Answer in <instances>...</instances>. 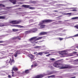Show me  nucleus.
<instances>
[{
	"instance_id": "46",
	"label": "nucleus",
	"mask_w": 78,
	"mask_h": 78,
	"mask_svg": "<svg viewBox=\"0 0 78 78\" xmlns=\"http://www.w3.org/2000/svg\"><path fill=\"white\" fill-rule=\"evenodd\" d=\"M63 52H65V53H66V52L67 51L66 50H64L62 51Z\"/></svg>"
},
{
	"instance_id": "64",
	"label": "nucleus",
	"mask_w": 78,
	"mask_h": 78,
	"mask_svg": "<svg viewBox=\"0 0 78 78\" xmlns=\"http://www.w3.org/2000/svg\"><path fill=\"white\" fill-rule=\"evenodd\" d=\"M70 38V37H68V38Z\"/></svg>"
},
{
	"instance_id": "42",
	"label": "nucleus",
	"mask_w": 78,
	"mask_h": 78,
	"mask_svg": "<svg viewBox=\"0 0 78 78\" xmlns=\"http://www.w3.org/2000/svg\"><path fill=\"white\" fill-rule=\"evenodd\" d=\"M33 3H36V1H33Z\"/></svg>"
},
{
	"instance_id": "44",
	"label": "nucleus",
	"mask_w": 78,
	"mask_h": 78,
	"mask_svg": "<svg viewBox=\"0 0 78 78\" xmlns=\"http://www.w3.org/2000/svg\"><path fill=\"white\" fill-rule=\"evenodd\" d=\"M50 55H51V54H49L46 55V56H50Z\"/></svg>"
},
{
	"instance_id": "26",
	"label": "nucleus",
	"mask_w": 78,
	"mask_h": 78,
	"mask_svg": "<svg viewBox=\"0 0 78 78\" xmlns=\"http://www.w3.org/2000/svg\"><path fill=\"white\" fill-rule=\"evenodd\" d=\"M0 7H5V5L2 4H0Z\"/></svg>"
},
{
	"instance_id": "30",
	"label": "nucleus",
	"mask_w": 78,
	"mask_h": 78,
	"mask_svg": "<svg viewBox=\"0 0 78 78\" xmlns=\"http://www.w3.org/2000/svg\"><path fill=\"white\" fill-rule=\"evenodd\" d=\"M58 24H61L62 23V21H59L58 23Z\"/></svg>"
},
{
	"instance_id": "63",
	"label": "nucleus",
	"mask_w": 78,
	"mask_h": 78,
	"mask_svg": "<svg viewBox=\"0 0 78 78\" xmlns=\"http://www.w3.org/2000/svg\"><path fill=\"white\" fill-rule=\"evenodd\" d=\"M34 45H34H36V44H34V45Z\"/></svg>"
},
{
	"instance_id": "7",
	"label": "nucleus",
	"mask_w": 78,
	"mask_h": 78,
	"mask_svg": "<svg viewBox=\"0 0 78 78\" xmlns=\"http://www.w3.org/2000/svg\"><path fill=\"white\" fill-rule=\"evenodd\" d=\"M37 28H35L34 29H33L31 30H30L29 31H26V33H30V32H32V33H35L36 31L37 30Z\"/></svg>"
},
{
	"instance_id": "51",
	"label": "nucleus",
	"mask_w": 78,
	"mask_h": 78,
	"mask_svg": "<svg viewBox=\"0 0 78 78\" xmlns=\"http://www.w3.org/2000/svg\"><path fill=\"white\" fill-rule=\"evenodd\" d=\"M50 77H51V76H48V78H50Z\"/></svg>"
},
{
	"instance_id": "11",
	"label": "nucleus",
	"mask_w": 78,
	"mask_h": 78,
	"mask_svg": "<svg viewBox=\"0 0 78 78\" xmlns=\"http://www.w3.org/2000/svg\"><path fill=\"white\" fill-rule=\"evenodd\" d=\"M18 70V69L16 66H14L13 68H12V71H13V70H14V71H17Z\"/></svg>"
},
{
	"instance_id": "57",
	"label": "nucleus",
	"mask_w": 78,
	"mask_h": 78,
	"mask_svg": "<svg viewBox=\"0 0 78 78\" xmlns=\"http://www.w3.org/2000/svg\"><path fill=\"white\" fill-rule=\"evenodd\" d=\"M18 0V1H22V0Z\"/></svg>"
},
{
	"instance_id": "43",
	"label": "nucleus",
	"mask_w": 78,
	"mask_h": 78,
	"mask_svg": "<svg viewBox=\"0 0 78 78\" xmlns=\"http://www.w3.org/2000/svg\"><path fill=\"white\" fill-rule=\"evenodd\" d=\"M72 53H73V54H76V52H74Z\"/></svg>"
},
{
	"instance_id": "2",
	"label": "nucleus",
	"mask_w": 78,
	"mask_h": 78,
	"mask_svg": "<svg viewBox=\"0 0 78 78\" xmlns=\"http://www.w3.org/2000/svg\"><path fill=\"white\" fill-rule=\"evenodd\" d=\"M53 21V20H45L43 21H42L41 22H40L39 25H40V27L41 28H43L45 27V25H44V23H45L47 22H51Z\"/></svg>"
},
{
	"instance_id": "59",
	"label": "nucleus",
	"mask_w": 78,
	"mask_h": 78,
	"mask_svg": "<svg viewBox=\"0 0 78 78\" xmlns=\"http://www.w3.org/2000/svg\"><path fill=\"white\" fill-rule=\"evenodd\" d=\"M77 56H78V54L76 55Z\"/></svg>"
},
{
	"instance_id": "6",
	"label": "nucleus",
	"mask_w": 78,
	"mask_h": 78,
	"mask_svg": "<svg viewBox=\"0 0 78 78\" xmlns=\"http://www.w3.org/2000/svg\"><path fill=\"white\" fill-rule=\"evenodd\" d=\"M20 22H21V21L20 20H12L9 22V23H13V24H18V23H20Z\"/></svg>"
},
{
	"instance_id": "16",
	"label": "nucleus",
	"mask_w": 78,
	"mask_h": 78,
	"mask_svg": "<svg viewBox=\"0 0 78 78\" xmlns=\"http://www.w3.org/2000/svg\"><path fill=\"white\" fill-rule=\"evenodd\" d=\"M43 53H44L43 52H39V53H37V55H40L41 56H42V55H43Z\"/></svg>"
},
{
	"instance_id": "33",
	"label": "nucleus",
	"mask_w": 78,
	"mask_h": 78,
	"mask_svg": "<svg viewBox=\"0 0 78 78\" xmlns=\"http://www.w3.org/2000/svg\"><path fill=\"white\" fill-rule=\"evenodd\" d=\"M50 60H51V61H55V58H50Z\"/></svg>"
},
{
	"instance_id": "56",
	"label": "nucleus",
	"mask_w": 78,
	"mask_h": 78,
	"mask_svg": "<svg viewBox=\"0 0 78 78\" xmlns=\"http://www.w3.org/2000/svg\"><path fill=\"white\" fill-rule=\"evenodd\" d=\"M53 51V50H50V51Z\"/></svg>"
},
{
	"instance_id": "18",
	"label": "nucleus",
	"mask_w": 78,
	"mask_h": 78,
	"mask_svg": "<svg viewBox=\"0 0 78 78\" xmlns=\"http://www.w3.org/2000/svg\"><path fill=\"white\" fill-rule=\"evenodd\" d=\"M17 27H19V28H24V27L20 25H17Z\"/></svg>"
},
{
	"instance_id": "4",
	"label": "nucleus",
	"mask_w": 78,
	"mask_h": 78,
	"mask_svg": "<svg viewBox=\"0 0 78 78\" xmlns=\"http://www.w3.org/2000/svg\"><path fill=\"white\" fill-rule=\"evenodd\" d=\"M42 38H43V37H39L37 38V37H35L30 39L29 41H31V43L32 44H36V43H37V42H36V41L39 40V39H41Z\"/></svg>"
},
{
	"instance_id": "60",
	"label": "nucleus",
	"mask_w": 78,
	"mask_h": 78,
	"mask_svg": "<svg viewBox=\"0 0 78 78\" xmlns=\"http://www.w3.org/2000/svg\"><path fill=\"white\" fill-rule=\"evenodd\" d=\"M75 50V51H77V50Z\"/></svg>"
},
{
	"instance_id": "32",
	"label": "nucleus",
	"mask_w": 78,
	"mask_h": 78,
	"mask_svg": "<svg viewBox=\"0 0 78 78\" xmlns=\"http://www.w3.org/2000/svg\"><path fill=\"white\" fill-rule=\"evenodd\" d=\"M74 27H75V28H77V29H78V25L75 26Z\"/></svg>"
},
{
	"instance_id": "27",
	"label": "nucleus",
	"mask_w": 78,
	"mask_h": 78,
	"mask_svg": "<svg viewBox=\"0 0 78 78\" xmlns=\"http://www.w3.org/2000/svg\"><path fill=\"white\" fill-rule=\"evenodd\" d=\"M17 54H20V53H19L16 52V54L14 55L15 57H17Z\"/></svg>"
},
{
	"instance_id": "20",
	"label": "nucleus",
	"mask_w": 78,
	"mask_h": 78,
	"mask_svg": "<svg viewBox=\"0 0 78 78\" xmlns=\"http://www.w3.org/2000/svg\"><path fill=\"white\" fill-rule=\"evenodd\" d=\"M72 20H74L75 19H78V17H73L72 18Z\"/></svg>"
},
{
	"instance_id": "62",
	"label": "nucleus",
	"mask_w": 78,
	"mask_h": 78,
	"mask_svg": "<svg viewBox=\"0 0 78 78\" xmlns=\"http://www.w3.org/2000/svg\"><path fill=\"white\" fill-rule=\"evenodd\" d=\"M63 31H66V30H63Z\"/></svg>"
},
{
	"instance_id": "1",
	"label": "nucleus",
	"mask_w": 78,
	"mask_h": 78,
	"mask_svg": "<svg viewBox=\"0 0 78 78\" xmlns=\"http://www.w3.org/2000/svg\"><path fill=\"white\" fill-rule=\"evenodd\" d=\"M53 66L55 67H61L60 69H70V66L66 65L63 66L62 64H60L57 63H55L53 64Z\"/></svg>"
},
{
	"instance_id": "61",
	"label": "nucleus",
	"mask_w": 78,
	"mask_h": 78,
	"mask_svg": "<svg viewBox=\"0 0 78 78\" xmlns=\"http://www.w3.org/2000/svg\"><path fill=\"white\" fill-rule=\"evenodd\" d=\"M62 57H64V56H62Z\"/></svg>"
},
{
	"instance_id": "39",
	"label": "nucleus",
	"mask_w": 78,
	"mask_h": 78,
	"mask_svg": "<svg viewBox=\"0 0 78 78\" xmlns=\"http://www.w3.org/2000/svg\"><path fill=\"white\" fill-rule=\"evenodd\" d=\"M17 25H11L12 27H17Z\"/></svg>"
},
{
	"instance_id": "34",
	"label": "nucleus",
	"mask_w": 78,
	"mask_h": 78,
	"mask_svg": "<svg viewBox=\"0 0 78 78\" xmlns=\"http://www.w3.org/2000/svg\"><path fill=\"white\" fill-rule=\"evenodd\" d=\"M66 15H70L72 14V13H67L66 14Z\"/></svg>"
},
{
	"instance_id": "23",
	"label": "nucleus",
	"mask_w": 78,
	"mask_h": 78,
	"mask_svg": "<svg viewBox=\"0 0 78 78\" xmlns=\"http://www.w3.org/2000/svg\"><path fill=\"white\" fill-rule=\"evenodd\" d=\"M73 53H71L68 54V56H73Z\"/></svg>"
},
{
	"instance_id": "13",
	"label": "nucleus",
	"mask_w": 78,
	"mask_h": 78,
	"mask_svg": "<svg viewBox=\"0 0 78 78\" xmlns=\"http://www.w3.org/2000/svg\"><path fill=\"white\" fill-rule=\"evenodd\" d=\"M14 5H15L16 3V0H11L10 1Z\"/></svg>"
},
{
	"instance_id": "25",
	"label": "nucleus",
	"mask_w": 78,
	"mask_h": 78,
	"mask_svg": "<svg viewBox=\"0 0 78 78\" xmlns=\"http://www.w3.org/2000/svg\"><path fill=\"white\" fill-rule=\"evenodd\" d=\"M40 47H41V46H36L34 47V48H39Z\"/></svg>"
},
{
	"instance_id": "49",
	"label": "nucleus",
	"mask_w": 78,
	"mask_h": 78,
	"mask_svg": "<svg viewBox=\"0 0 78 78\" xmlns=\"http://www.w3.org/2000/svg\"><path fill=\"white\" fill-rule=\"evenodd\" d=\"M66 54H64H64H61V55H66Z\"/></svg>"
},
{
	"instance_id": "5",
	"label": "nucleus",
	"mask_w": 78,
	"mask_h": 78,
	"mask_svg": "<svg viewBox=\"0 0 78 78\" xmlns=\"http://www.w3.org/2000/svg\"><path fill=\"white\" fill-rule=\"evenodd\" d=\"M22 6L23 7H24V8H29V9H35V7H30V5H22Z\"/></svg>"
},
{
	"instance_id": "21",
	"label": "nucleus",
	"mask_w": 78,
	"mask_h": 78,
	"mask_svg": "<svg viewBox=\"0 0 78 78\" xmlns=\"http://www.w3.org/2000/svg\"><path fill=\"white\" fill-rule=\"evenodd\" d=\"M58 36H64V35H66V34H58Z\"/></svg>"
},
{
	"instance_id": "50",
	"label": "nucleus",
	"mask_w": 78,
	"mask_h": 78,
	"mask_svg": "<svg viewBox=\"0 0 78 78\" xmlns=\"http://www.w3.org/2000/svg\"><path fill=\"white\" fill-rule=\"evenodd\" d=\"M17 6H19V5H16L14 6V7H17Z\"/></svg>"
},
{
	"instance_id": "24",
	"label": "nucleus",
	"mask_w": 78,
	"mask_h": 78,
	"mask_svg": "<svg viewBox=\"0 0 78 78\" xmlns=\"http://www.w3.org/2000/svg\"><path fill=\"white\" fill-rule=\"evenodd\" d=\"M24 73H29V70H26Z\"/></svg>"
},
{
	"instance_id": "14",
	"label": "nucleus",
	"mask_w": 78,
	"mask_h": 78,
	"mask_svg": "<svg viewBox=\"0 0 78 78\" xmlns=\"http://www.w3.org/2000/svg\"><path fill=\"white\" fill-rule=\"evenodd\" d=\"M30 59H31V61L32 62V61L33 60V59H34V56L33 55H32L30 57Z\"/></svg>"
},
{
	"instance_id": "52",
	"label": "nucleus",
	"mask_w": 78,
	"mask_h": 78,
	"mask_svg": "<svg viewBox=\"0 0 78 78\" xmlns=\"http://www.w3.org/2000/svg\"><path fill=\"white\" fill-rule=\"evenodd\" d=\"M7 13H8V12L6 11V12H5V13H4V14H7Z\"/></svg>"
},
{
	"instance_id": "9",
	"label": "nucleus",
	"mask_w": 78,
	"mask_h": 78,
	"mask_svg": "<svg viewBox=\"0 0 78 78\" xmlns=\"http://www.w3.org/2000/svg\"><path fill=\"white\" fill-rule=\"evenodd\" d=\"M17 39H19V40H20V37H14L11 38V39L12 41H13L14 40Z\"/></svg>"
},
{
	"instance_id": "22",
	"label": "nucleus",
	"mask_w": 78,
	"mask_h": 78,
	"mask_svg": "<svg viewBox=\"0 0 78 78\" xmlns=\"http://www.w3.org/2000/svg\"><path fill=\"white\" fill-rule=\"evenodd\" d=\"M75 63L76 64H78V59L76 60Z\"/></svg>"
},
{
	"instance_id": "10",
	"label": "nucleus",
	"mask_w": 78,
	"mask_h": 78,
	"mask_svg": "<svg viewBox=\"0 0 78 78\" xmlns=\"http://www.w3.org/2000/svg\"><path fill=\"white\" fill-rule=\"evenodd\" d=\"M47 34V32H41L39 35H40V36H42V35H44V34Z\"/></svg>"
},
{
	"instance_id": "55",
	"label": "nucleus",
	"mask_w": 78,
	"mask_h": 78,
	"mask_svg": "<svg viewBox=\"0 0 78 78\" xmlns=\"http://www.w3.org/2000/svg\"><path fill=\"white\" fill-rule=\"evenodd\" d=\"M66 21H69V20H65V22H66Z\"/></svg>"
},
{
	"instance_id": "40",
	"label": "nucleus",
	"mask_w": 78,
	"mask_h": 78,
	"mask_svg": "<svg viewBox=\"0 0 78 78\" xmlns=\"http://www.w3.org/2000/svg\"><path fill=\"white\" fill-rule=\"evenodd\" d=\"M63 38H59V40H60V41H62V40H63Z\"/></svg>"
},
{
	"instance_id": "12",
	"label": "nucleus",
	"mask_w": 78,
	"mask_h": 78,
	"mask_svg": "<svg viewBox=\"0 0 78 78\" xmlns=\"http://www.w3.org/2000/svg\"><path fill=\"white\" fill-rule=\"evenodd\" d=\"M37 66V63H34L33 65L31 66V67H36Z\"/></svg>"
},
{
	"instance_id": "38",
	"label": "nucleus",
	"mask_w": 78,
	"mask_h": 78,
	"mask_svg": "<svg viewBox=\"0 0 78 78\" xmlns=\"http://www.w3.org/2000/svg\"><path fill=\"white\" fill-rule=\"evenodd\" d=\"M69 9H77V8H69Z\"/></svg>"
},
{
	"instance_id": "19",
	"label": "nucleus",
	"mask_w": 78,
	"mask_h": 78,
	"mask_svg": "<svg viewBox=\"0 0 78 78\" xmlns=\"http://www.w3.org/2000/svg\"><path fill=\"white\" fill-rule=\"evenodd\" d=\"M12 76L13 77H14V76H16V75H15L14 73V72L13 71H12Z\"/></svg>"
},
{
	"instance_id": "29",
	"label": "nucleus",
	"mask_w": 78,
	"mask_h": 78,
	"mask_svg": "<svg viewBox=\"0 0 78 78\" xmlns=\"http://www.w3.org/2000/svg\"><path fill=\"white\" fill-rule=\"evenodd\" d=\"M43 53H44V54H45V55H46L47 54H49V52H43Z\"/></svg>"
},
{
	"instance_id": "47",
	"label": "nucleus",
	"mask_w": 78,
	"mask_h": 78,
	"mask_svg": "<svg viewBox=\"0 0 78 78\" xmlns=\"http://www.w3.org/2000/svg\"><path fill=\"white\" fill-rule=\"evenodd\" d=\"M3 42H4V41H0V43H3Z\"/></svg>"
},
{
	"instance_id": "17",
	"label": "nucleus",
	"mask_w": 78,
	"mask_h": 78,
	"mask_svg": "<svg viewBox=\"0 0 78 78\" xmlns=\"http://www.w3.org/2000/svg\"><path fill=\"white\" fill-rule=\"evenodd\" d=\"M12 31L14 32H16V31H19V30L17 29H13Z\"/></svg>"
},
{
	"instance_id": "41",
	"label": "nucleus",
	"mask_w": 78,
	"mask_h": 78,
	"mask_svg": "<svg viewBox=\"0 0 78 78\" xmlns=\"http://www.w3.org/2000/svg\"><path fill=\"white\" fill-rule=\"evenodd\" d=\"M8 78H11V76L10 75H9L8 76Z\"/></svg>"
},
{
	"instance_id": "53",
	"label": "nucleus",
	"mask_w": 78,
	"mask_h": 78,
	"mask_svg": "<svg viewBox=\"0 0 78 78\" xmlns=\"http://www.w3.org/2000/svg\"><path fill=\"white\" fill-rule=\"evenodd\" d=\"M54 11V12H58V11L57 10H55Z\"/></svg>"
},
{
	"instance_id": "48",
	"label": "nucleus",
	"mask_w": 78,
	"mask_h": 78,
	"mask_svg": "<svg viewBox=\"0 0 78 78\" xmlns=\"http://www.w3.org/2000/svg\"><path fill=\"white\" fill-rule=\"evenodd\" d=\"M18 4H23V3H22V2H19V3H18Z\"/></svg>"
},
{
	"instance_id": "8",
	"label": "nucleus",
	"mask_w": 78,
	"mask_h": 78,
	"mask_svg": "<svg viewBox=\"0 0 78 78\" xmlns=\"http://www.w3.org/2000/svg\"><path fill=\"white\" fill-rule=\"evenodd\" d=\"M10 60H8L7 61V62H6V63H10L11 65H12V64H14V60L13 59L11 60V59L10 58Z\"/></svg>"
},
{
	"instance_id": "54",
	"label": "nucleus",
	"mask_w": 78,
	"mask_h": 78,
	"mask_svg": "<svg viewBox=\"0 0 78 78\" xmlns=\"http://www.w3.org/2000/svg\"><path fill=\"white\" fill-rule=\"evenodd\" d=\"M34 54H36V53H37V52H34Z\"/></svg>"
},
{
	"instance_id": "28",
	"label": "nucleus",
	"mask_w": 78,
	"mask_h": 78,
	"mask_svg": "<svg viewBox=\"0 0 78 78\" xmlns=\"http://www.w3.org/2000/svg\"><path fill=\"white\" fill-rule=\"evenodd\" d=\"M4 25L3 23H0V27H4Z\"/></svg>"
},
{
	"instance_id": "15",
	"label": "nucleus",
	"mask_w": 78,
	"mask_h": 78,
	"mask_svg": "<svg viewBox=\"0 0 78 78\" xmlns=\"http://www.w3.org/2000/svg\"><path fill=\"white\" fill-rule=\"evenodd\" d=\"M6 17L5 16H0V19H5Z\"/></svg>"
},
{
	"instance_id": "36",
	"label": "nucleus",
	"mask_w": 78,
	"mask_h": 78,
	"mask_svg": "<svg viewBox=\"0 0 78 78\" xmlns=\"http://www.w3.org/2000/svg\"><path fill=\"white\" fill-rule=\"evenodd\" d=\"M31 22H33V20H29V23H31Z\"/></svg>"
},
{
	"instance_id": "45",
	"label": "nucleus",
	"mask_w": 78,
	"mask_h": 78,
	"mask_svg": "<svg viewBox=\"0 0 78 78\" xmlns=\"http://www.w3.org/2000/svg\"><path fill=\"white\" fill-rule=\"evenodd\" d=\"M32 55L31 54H29L28 55V56H29V57H30L31 56H32Z\"/></svg>"
},
{
	"instance_id": "58",
	"label": "nucleus",
	"mask_w": 78,
	"mask_h": 78,
	"mask_svg": "<svg viewBox=\"0 0 78 78\" xmlns=\"http://www.w3.org/2000/svg\"><path fill=\"white\" fill-rule=\"evenodd\" d=\"M76 48H78V46L76 47Z\"/></svg>"
},
{
	"instance_id": "35",
	"label": "nucleus",
	"mask_w": 78,
	"mask_h": 78,
	"mask_svg": "<svg viewBox=\"0 0 78 78\" xmlns=\"http://www.w3.org/2000/svg\"><path fill=\"white\" fill-rule=\"evenodd\" d=\"M78 34L75 35L74 36H73V37H78Z\"/></svg>"
},
{
	"instance_id": "37",
	"label": "nucleus",
	"mask_w": 78,
	"mask_h": 78,
	"mask_svg": "<svg viewBox=\"0 0 78 78\" xmlns=\"http://www.w3.org/2000/svg\"><path fill=\"white\" fill-rule=\"evenodd\" d=\"M71 11H73V12H75V11H76L77 10L76 9H73L71 10Z\"/></svg>"
},
{
	"instance_id": "31",
	"label": "nucleus",
	"mask_w": 78,
	"mask_h": 78,
	"mask_svg": "<svg viewBox=\"0 0 78 78\" xmlns=\"http://www.w3.org/2000/svg\"><path fill=\"white\" fill-rule=\"evenodd\" d=\"M51 77L52 78H54V77H55V75H51Z\"/></svg>"
},
{
	"instance_id": "3",
	"label": "nucleus",
	"mask_w": 78,
	"mask_h": 78,
	"mask_svg": "<svg viewBox=\"0 0 78 78\" xmlns=\"http://www.w3.org/2000/svg\"><path fill=\"white\" fill-rule=\"evenodd\" d=\"M53 73L52 72L48 71L46 73H44L43 74H40V75H38L34 77L33 78H42V77H44V76H47L48 75H51Z\"/></svg>"
}]
</instances>
